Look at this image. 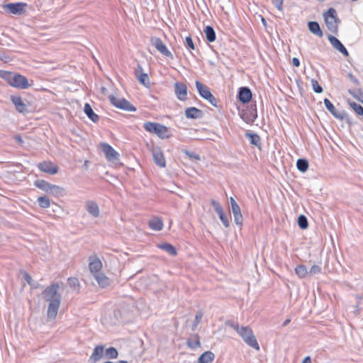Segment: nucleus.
<instances>
[{"label": "nucleus", "instance_id": "obj_34", "mask_svg": "<svg viewBox=\"0 0 363 363\" xmlns=\"http://www.w3.org/2000/svg\"><path fill=\"white\" fill-rule=\"evenodd\" d=\"M206 38L209 43H213L216 40V35L213 28L211 26H207L203 30Z\"/></svg>", "mask_w": 363, "mask_h": 363}, {"label": "nucleus", "instance_id": "obj_27", "mask_svg": "<svg viewBox=\"0 0 363 363\" xmlns=\"http://www.w3.org/2000/svg\"><path fill=\"white\" fill-rule=\"evenodd\" d=\"M308 28L311 33L317 35L318 37L322 38L323 36V33L317 21H308Z\"/></svg>", "mask_w": 363, "mask_h": 363}, {"label": "nucleus", "instance_id": "obj_59", "mask_svg": "<svg viewBox=\"0 0 363 363\" xmlns=\"http://www.w3.org/2000/svg\"><path fill=\"white\" fill-rule=\"evenodd\" d=\"M118 363H128L126 361L121 360Z\"/></svg>", "mask_w": 363, "mask_h": 363}, {"label": "nucleus", "instance_id": "obj_2", "mask_svg": "<svg viewBox=\"0 0 363 363\" xmlns=\"http://www.w3.org/2000/svg\"><path fill=\"white\" fill-rule=\"evenodd\" d=\"M225 325L236 330L247 345L257 350H259V344L250 328L240 326L237 322L233 320H227Z\"/></svg>", "mask_w": 363, "mask_h": 363}, {"label": "nucleus", "instance_id": "obj_17", "mask_svg": "<svg viewBox=\"0 0 363 363\" xmlns=\"http://www.w3.org/2000/svg\"><path fill=\"white\" fill-rule=\"evenodd\" d=\"M38 169L43 172L55 174L58 172V167L50 161H43L38 164Z\"/></svg>", "mask_w": 363, "mask_h": 363}, {"label": "nucleus", "instance_id": "obj_56", "mask_svg": "<svg viewBox=\"0 0 363 363\" xmlns=\"http://www.w3.org/2000/svg\"><path fill=\"white\" fill-rule=\"evenodd\" d=\"M301 363H311V357L310 356H307L306 357L303 361L301 362Z\"/></svg>", "mask_w": 363, "mask_h": 363}, {"label": "nucleus", "instance_id": "obj_35", "mask_svg": "<svg viewBox=\"0 0 363 363\" xmlns=\"http://www.w3.org/2000/svg\"><path fill=\"white\" fill-rule=\"evenodd\" d=\"M35 186L48 194L52 184L43 180L38 179L34 182Z\"/></svg>", "mask_w": 363, "mask_h": 363}, {"label": "nucleus", "instance_id": "obj_18", "mask_svg": "<svg viewBox=\"0 0 363 363\" xmlns=\"http://www.w3.org/2000/svg\"><path fill=\"white\" fill-rule=\"evenodd\" d=\"M10 99L18 113H26L28 112V105L23 102L20 96L12 95L11 96Z\"/></svg>", "mask_w": 363, "mask_h": 363}, {"label": "nucleus", "instance_id": "obj_29", "mask_svg": "<svg viewBox=\"0 0 363 363\" xmlns=\"http://www.w3.org/2000/svg\"><path fill=\"white\" fill-rule=\"evenodd\" d=\"M149 227L154 230L160 231L163 228V220L158 217H153L149 220Z\"/></svg>", "mask_w": 363, "mask_h": 363}, {"label": "nucleus", "instance_id": "obj_38", "mask_svg": "<svg viewBox=\"0 0 363 363\" xmlns=\"http://www.w3.org/2000/svg\"><path fill=\"white\" fill-rule=\"evenodd\" d=\"M296 167L301 172H306L308 169V162L306 159H298L296 162Z\"/></svg>", "mask_w": 363, "mask_h": 363}, {"label": "nucleus", "instance_id": "obj_8", "mask_svg": "<svg viewBox=\"0 0 363 363\" xmlns=\"http://www.w3.org/2000/svg\"><path fill=\"white\" fill-rule=\"evenodd\" d=\"M109 101L112 105L118 108L128 111H136V108L124 98L118 99L114 96H109Z\"/></svg>", "mask_w": 363, "mask_h": 363}, {"label": "nucleus", "instance_id": "obj_26", "mask_svg": "<svg viewBox=\"0 0 363 363\" xmlns=\"http://www.w3.org/2000/svg\"><path fill=\"white\" fill-rule=\"evenodd\" d=\"M245 137L250 140V144L257 147L259 150H261V138L258 134L247 132L245 134Z\"/></svg>", "mask_w": 363, "mask_h": 363}, {"label": "nucleus", "instance_id": "obj_57", "mask_svg": "<svg viewBox=\"0 0 363 363\" xmlns=\"http://www.w3.org/2000/svg\"><path fill=\"white\" fill-rule=\"evenodd\" d=\"M291 320L290 319H286L283 323H282V326L283 327H285L289 323H290Z\"/></svg>", "mask_w": 363, "mask_h": 363}, {"label": "nucleus", "instance_id": "obj_28", "mask_svg": "<svg viewBox=\"0 0 363 363\" xmlns=\"http://www.w3.org/2000/svg\"><path fill=\"white\" fill-rule=\"evenodd\" d=\"M93 276L101 288H106L110 284L109 279L104 273L99 272Z\"/></svg>", "mask_w": 363, "mask_h": 363}, {"label": "nucleus", "instance_id": "obj_42", "mask_svg": "<svg viewBox=\"0 0 363 363\" xmlns=\"http://www.w3.org/2000/svg\"><path fill=\"white\" fill-rule=\"evenodd\" d=\"M298 225L302 230H305L308 227V222L307 218L304 215H300L298 217Z\"/></svg>", "mask_w": 363, "mask_h": 363}, {"label": "nucleus", "instance_id": "obj_45", "mask_svg": "<svg viewBox=\"0 0 363 363\" xmlns=\"http://www.w3.org/2000/svg\"><path fill=\"white\" fill-rule=\"evenodd\" d=\"M311 85L313 87V90L315 93L320 94L323 92V87L318 84V82L316 79H311Z\"/></svg>", "mask_w": 363, "mask_h": 363}, {"label": "nucleus", "instance_id": "obj_55", "mask_svg": "<svg viewBox=\"0 0 363 363\" xmlns=\"http://www.w3.org/2000/svg\"><path fill=\"white\" fill-rule=\"evenodd\" d=\"M292 64L295 67H299L300 66V60L297 57H294L292 59Z\"/></svg>", "mask_w": 363, "mask_h": 363}, {"label": "nucleus", "instance_id": "obj_19", "mask_svg": "<svg viewBox=\"0 0 363 363\" xmlns=\"http://www.w3.org/2000/svg\"><path fill=\"white\" fill-rule=\"evenodd\" d=\"M328 39L334 48L342 53L345 57L349 56V52L344 45L335 36L328 35Z\"/></svg>", "mask_w": 363, "mask_h": 363}, {"label": "nucleus", "instance_id": "obj_25", "mask_svg": "<svg viewBox=\"0 0 363 363\" xmlns=\"http://www.w3.org/2000/svg\"><path fill=\"white\" fill-rule=\"evenodd\" d=\"M104 346L103 345H97L94 349V351L89 359V363H96L99 361L104 354Z\"/></svg>", "mask_w": 363, "mask_h": 363}, {"label": "nucleus", "instance_id": "obj_32", "mask_svg": "<svg viewBox=\"0 0 363 363\" xmlns=\"http://www.w3.org/2000/svg\"><path fill=\"white\" fill-rule=\"evenodd\" d=\"M215 355L211 351L203 352L198 359L199 363H211L214 359Z\"/></svg>", "mask_w": 363, "mask_h": 363}, {"label": "nucleus", "instance_id": "obj_48", "mask_svg": "<svg viewBox=\"0 0 363 363\" xmlns=\"http://www.w3.org/2000/svg\"><path fill=\"white\" fill-rule=\"evenodd\" d=\"M184 152L185 153L186 155H187L190 159H192V160H200L201 157L199 156V155H198L197 153L194 152H192V151H189V150H184Z\"/></svg>", "mask_w": 363, "mask_h": 363}, {"label": "nucleus", "instance_id": "obj_36", "mask_svg": "<svg viewBox=\"0 0 363 363\" xmlns=\"http://www.w3.org/2000/svg\"><path fill=\"white\" fill-rule=\"evenodd\" d=\"M23 277L31 289H37L40 287V284L38 281H34L28 272L24 271Z\"/></svg>", "mask_w": 363, "mask_h": 363}, {"label": "nucleus", "instance_id": "obj_11", "mask_svg": "<svg viewBox=\"0 0 363 363\" xmlns=\"http://www.w3.org/2000/svg\"><path fill=\"white\" fill-rule=\"evenodd\" d=\"M100 147L107 160L113 162L119 159L118 152H117L109 144L102 143L100 144Z\"/></svg>", "mask_w": 363, "mask_h": 363}, {"label": "nucleus", "instance_id": "obj_31", "mask_svg": "<svg viewBox=\"0 0 363 363\" xmlns=\"http://www.w3.org/2000/svg\"><path fill=\"white\" fill-rule=\"evenodd\" d=\"M84 111L87 117L94 123H96L99 120V116L94 113L91 106L88 103H86L84 108Z\"/></svg>", "mask_w": 363, "mask_h": 363}, {"label": "nucleus", "instance_id": "obj_40", "mask_svg": "<svg viewBox=\"0 0 363 363\" xmlns=\"http://www.w3.org/2000/svg\"><path fill=\"white\" fill-rule=\"evenodd\" d=\"M295 272L299 278H303L308 274L307 268L303 264H299L296 266V267L295 268Z\"/></svg>", "mask_w": 363, "mask_h": 363}, {"label": "nucleus", "instance_id": "obj_47", "mask_svg": "<svg viewBox=\"0 0 363 363\" xmlns=\"http://www.w3.org/2000/svg\"><path fill=\"white\" fill-rule=\"evenodd\" d=\"M184 45L186 46V48L187 49H189L190 50L195 49L194 43L193 40L190 35L186 37Z\"/></svg>", "mask_w": 363, "mask_h": 363}, {"label": "nucleus", "instance_id": "obj_39", "mask_svg": "<svg viewBox=\"0 0 363 363\" xmlns=\"http://www.w3.org/2000/svg\"><path fill=\"white\" fill-rule=\"evenodd\" d=\"M38 206L42 208H48L50 206V201L48 197L40 196L38 198Z\"/></svg>", "mask_w": 363, "mask_h": 363}, {"label": "nucleus", "instance_id": "obj_43", "mask_svg": "<svg viewBox=\"0 0 363 363\" xmlns=\"http://www.w3.org/2000/svg\"><path fill=\"white\" fill-rule=\"evenodd\" d=\"M118 354L117 350L113 347H111L106 350V356L108 359H115L118 357Z\"/></svg>", "mask_w": 363, "mask_h": 363}, {"label": "nucleus", "instance_id": "obj_41", "mask_svg": "<svg viewBox=\"0 0 363 363\" xmlns=\"http://www.w3.org/2000/svg\"><path fill=\"white\" fill-rule=\"evenodd\" d=\"M348 104L355 111L357 115H363V107L360 104H357L354 101H351L350 100L348 101Z\"/></svg>", "mask_w": 363, "mask_h": 363}, {"label": "nucleus", "instance_id": "obj_37", "mask_svg": "<svg viewBox=\"0 0 363 363\" xmlns=\"http://www.w3.org/2000/svg\"><path fill=\"white\" fill-rule=\"evenodd\" d=\"M65 191L64 188L52 184L48 194L55 196H60L64 195Z\"/></svg>", "mask_w": 363, "mask_h": 363}, {"label": "nucleus", "instance_id": "obj_16", "mask_svg": "<svg viewBox=\"0 0 363 363\" xmlns=\"http://www.w3.org/2000/svg\"><path fill=\"white\" fill-rule=\"evenodd\" d=\"M237 98L242 104H248L252 98L251 89L247 86L240 87L238 90Z\"/></svg>", "mask_w": 363, "mask_h": 363}, {"label": "nucleus", "instance_id": "obj_12", "mask_svg": "<svg viewBox=\"0 0 363 363\" xmlns=\"http://www.w3.org/2000/svg\"><path fill=\"white\" fill-rule=\"evenodd\" d=\"M26 6L27 4L23 2L9 3L4 6L6 10L15 15H22L25 13Z\"/></svg>", "mask_w": 363, "mask_h": 363}, {"label": "nucleus", "instance_id": "obj_50", "mask_svg": "<svg viewBox=\"0 0 363 363\" xmlns=\"http://www.w3.org/2000/svg\"><path fill=\"white\" fill-rule=\"evenodd\" d=\"M283 0H272V4L279 10H282Z\"/></svg>", "mask_w": 363, "mask_h": 363}, {"label": "nucleus", "instance_id": "obj_7", "mask_svg": "<svg viewBox=\"0 0 363 363\" xmlns=\"http://www.w3.org/2000/svg\"><path fill=\"white\" fill-rule=\"evenodd\" d=\"M195 84L199 95L204 99L207 100L212 106L217 108L218 106L217 104V99L211 94L210 89L199 81H196Z\"/></svg>", "mask_w": 363, "mask_h": 363}, {"label": "nucleus", "instance_id": "obj_60", "mask_svg": "<svg viewBox=\"0 0 363 363\" xmlns=\"http://www.w3.org/2000/svg\"><path fill=\"white\" fill-rule=\"evenodd\" d=\"M104 363H113L112 362H106Z\"/></svg>", "mask_w": 363, "mask_h": 363}, {"label": "nucleus", "instance_id": "obj_10", "mask_svg": "<svg viewBox=\"0 0 363 363\" xmlns=\"http://www.w3.org/2000/svg\"><path fill=\"white\" fill-rule=\"evenodd\" d=\"M240 117L247 123H252L257 118L256 104H250L240 114Z\"/></svg>", "mask_w": 363, "mask_h": 363}, {"label": "nucleus", "instance_id": "obj_44", "mask_svg": "<svg viewBox=\"0 0 363 363\" xmlns=\"http://www.w3.org/2000/svg\"><path fill=\"white\" fill-rule=\"evenodd\" d=\"M349 93L353 97L357 99L358 100L362 101V103H363V99H362V98H363V91H362V89H355L353 91L349 90Z\"/></svg>", "mask_w": 363, "mask_h": 363}, {"label": "nucleus", "instance_id": "obj_13", "mask_svg": "<svg viewBox=\"0 0 363 363\" xmlns=\"http://www.w3.org/2000/svg\"><path fill=\"white\" fill-rule=\"evenodd\" d=\"M210 203L211 205L213 206L214 211L218 213L219 218L222 223L223 224V225L225 228H228L230 226V222L228 216L225 214L223 211V208L221 204L214 199H211Z\"/></svg>", "mask_w": 363, "mask_h": 363}, {"label": "nucleus", "instance_id": "obj_20", "mask_svg": "<svg viewBox=\"0 0 363 363\" xmlns=\"http://www.w3.org/2000/svg\"><path fill=\"white\" fill-rule=\"evenodd\" d=\"M174 92L177 99L180 101H185L187 99V86L182 82L174 84Z\"/></svg>", "mask_w": 363, "mask_h": 363}, {"label": "nucleus", "instance_id": "obj_30", "mask_svg": "<svg viewBox=\"0 0 363 363\" xmlns=\"http://www.w3.org/2000/svg\"><path fill=\"white\" fill-rule=\"evenodd\" d=\"M157 247L160 249L163 250L164 251L167 252L171 256L174 257L177 255V251L176 247L173 245H172L169 242H163V243L158 244Z\"/></svg>", "mask_w": 363, "mask_h": 363}, {"label": "nucleus", "instance_id": "obj_58", "mask_svg": "<svg viewBox=\"0 0 363 363\" xmlns=\"http://www.w3.org/2000/svg\"><path fill=\"white\" fill-rule=\"evenodd\" d=\"M262 23H263L264 26H266L267 22H266V20H265L263 17L262 18Z\"/></svg>", "mask_w": 363, "mask_h": 363}, {"label": "nucleus", "instance_id": "obj_1", "mask_svg": "<svg viewBox=\"0 0 363 363\" xmlns=\"http://www.w3.org/2000/svg\"><path fill=\"white\" fill-rule=\"evenodd\" d=\"M59 288L58 283H52L43 291L44 300L49 302L47 315L52 320L56 318L61 303L62 295L58 292Z\"/></svg>", "mask_w": 363, "mask_h": 363}, {"label": "nucleus", "instance_id": "obj_33", "mask_svg": "<svg viewBox=\"0 0 363 363\" xmlns=\"http://www.w3.org/2000/svg\"><path fill=\"white\" fill-rule=\"evenodd\" d=\"M186 344L191 349H196L200 347V337L199 335L195 334L187 339Z\"/></svg>", "mask_w": 363, "mask_h": 363}, {"label": "nucleus", "instance_id": "obj_52", "mask_svg": "<svg viewBox=\"0 0 363 363\" xmlns=\"http://www.w3.org/2000/svg\"><path fill=\"white\" fill-rule=\"evenodd\" d=\"M9 60V57L4 51H0V60L7 62Z\"/></svg>", "mask_w": 363, "mask_h": 363}, {"label": "nucleus", "instance_id": "obj_9", "mask_svg": "<svg viewBox=\"0 0 363 363\" xmlns=\"http://www.w3.org/2000/svg\"><path fill=\"white\" fill-rule=\"evenodd\" d=\"M150 43L164 56L169 57L171 60L174 59L172 53L167 49L165 44L160 38L155 36L151 37Z\"/></svg>", "mask_w": 363, "mask_h": 363}, {"label": "nucleus", "instance_id": "obj_4", "mask_svg": "<svg viewBox=\"0 0 363 363\" xmlns=\"http://www.w3.org/2000/svg\"><path fill=\"white\" fill-rule=\"evenodd\" d=\"M143 128L146 131L157 135L161 139H167L172 137L168 128L158 123L147 121L143 124Z\"/></svg>", "mask_w": 363, "mask_h": 363}, {"label": "nucleus", "instance_id": "obj_3", "mask_svg": "<svg viewBox=\"0 0 363 363\" xmlns=\"http://www.w3.org/2000/svg\"><path fill=\"white\" fill-rule=\"evenodd\" d=\"M0 77L4 79L10 86L21 89H26L30 86L28 79L17 72L0 70Z\"/></svg>", "mask_w": 363, "mask_h": 363}, {"label": "nucleus", "instance_id": "obj_23", "mask_svg": "<svg viewBox=\"0 0 363 363\" xmlns=\"http://www.w3.org/2000/svg\"><path fill=\"white\" fill-rule=\"evenodd\" d=\"M85 208L87 212L94 218H98L99 216L100 211L96 201L91 200L87 201L85 204Z\"/></svg>", "mask_w": 363, "mask_h": 363}, {"label": "nucleus", "instance_id": "obj_15", "mask_svg": "<svg viewBox=\"0 0 363 363\" xmlns=\"http://www.w3.org/2000/svg\"><path fill=\"white\" fill-rule=\"evenodd\" d=\"M89 269L92 275L101 272L102 262L96 255L89 257Z\"/></svg>", "mask_w": 363, "mask_h": 363}, {"label": "nucleus", "instance_id": "obj_6", "mask_svg": "<svg viewBox=\"0 0 363 363\" xmlns=\"http://www.w3.org/2000/svg\"><path fill=\"white\" fill-rule=\"evenodd\" d=\"M324 104L326 109L337 119L345 121L349 125H351L350 118L344 111H338L333 104L327 98L324 99Z\"/></svg>", "mask_w": 363, "mask_h": 363}, {"label": "nucleus", "instance_id": "obj_24", "mask_svg": "<svg viewBox=\"0 0 363 363\" xmlns=\"http://www.w3.org/2000/svg\"><path fill=\"white\" fill-rule=\"evenodd\" d=\"M185 116L189 119L201 118L203 116V113L196 107H189L185 110Z\"/></svg>", "mask_w": 363, "mask_h": 363}, {"label": "nucleus", "instance_id": "obj_53", "mask_svg": "<svg viewBox=\"0 0 363 363\" xmlns=\"http://www.w3.org/2000/svg\"><path fill=\"white\" fill-rule=\"evenodd\" d=\"M348 77L354 84H355L356 85L359 84V81L352 74H349Z\"/></svg>", "mask_w": 363, "mask_h": 363}, {"label": "nucleus", "instance_id": "obj_46", "mask_svg": "<svg viewBox=\"0 0 363 363\" xmlns=\"http://www.w3.org/2000/svg\"><path fill=\"white\" fill-rule=\"evenodd\" d=\"M202 318H203V313L201 311H198L196 314L195 319L192 324V330H194L196 328V327L201 322Z\"/></svg>", "mask_w": 363, "mask_h": 363}, {"label": "nucleus", "instance_id": "obj_51", "mask_svg": "<svg viewBox=\"0 0 363 363\" xmlns=\"http://www.w3.org/2000/svg\"><path fill=\"white\" fill-rule=\"evenodd\" d=\"M320 272H321L320 267H319L318 265H313L310 269L309 273L312 274H315L320 273Z\"/></svg>", "mask_w": 363, "mask_h": 363}, {"label": "nucleus", "instance_id": "obj_14", "mask_svg": "<svg viewBox=\"0 0 363 363\" xmlns=\"http://www.w3.org/2000/svg\"><path fill=\"white\" fill-rule=\"evenodd\" d=\"M230 202L231 206V211L234 217V221L236 225L241 226L243 222V217L241 213L240 208L233 197H230Z\"/></svg>", "mask_w": 363, "mask_h": 363}, {"label": "nucleus", "instance_id": "obj_21", "mask_svg": "<svg viewBox=\"0 0 363 363\" xmlns=\"http://www.w3.org/2000/svg\"><path fill=\"white\" fill-rule=\"evenodd\" d=\"M152 156L153 160L157 166L160 167L166 166L165 159L160 147H157L152 149Z\"/></svg>", "mask_w": 363, "mask_h": 363}, {"label": "nucleus", "instance_id": "obj_22", "mask_svg": "<svg viewBox=\"0 0 363 363\" xmlns=\"http://www.w3.org/2000/svg\"><path fill=\"white\" fill-rule=\"evenodd\" d=\"M143 69L140 65H138L137 69L135 70V74L140 84L146 87L150 85V79L147 74L143 72Z\"/></svg>", "mask_w": 363, "mask_h": 363}, {"label": "nucleus", "instance_id": "obj_5", "mask_svg": "<svg viewBox=\"0 0 363 363\" xmlns=\"http://www.w3.org/2000/svg\"><path fill=\"white\" fill-rule=\"evenodd\" d=\"M324 21L328 29L333 33L337 34L338 32V25L340 20L338 18L336 10L334 8H330L323 13Z\"/></svg>", "mask_w": 363, "mask_h": 363}, {"label": "nucleus", "instance_id": "obj_54", "mask_svg": "<svg viewBox=\"0 0 363 363\" xmlns=\"http://www.w3.org/2000/svg\"><path fill=\"white\" fill-rule=\"evenodd\" d=\"M14 140L20 145H23L24 141L20 135H15L13 137Z\"/></svg>", "mask_w": 363, "mask_h": 363}, {"label": "nucleus", "instance_id": "obj_49", "mask_svg": "<svg viewBox=\"0 0 363 363\" xmlns=\"http://www.w3.org/2000/svg\"><path fill=\"white\" fill-rule=\"evenodd\" d=\"M68 283L71 287L74 288L79 285V280L75 277L69 278Z\"/></svg>", "mask_w": 363, "mask_h": 363}]
</instances>
